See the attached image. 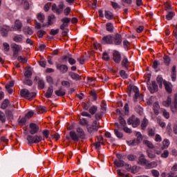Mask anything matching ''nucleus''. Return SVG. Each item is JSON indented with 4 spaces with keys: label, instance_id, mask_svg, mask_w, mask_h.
I'll return each instance as SVG.
<instances>
[{
    "label": "nucleus",
    "instance_id": "nucleus-3",
    "mask_svg": "<svg viewBox=\"0 0 177 177\" xmlns=\"http://www.w3.org/2000/svg\"><path fill=\"white\" fill-rule=\"evenodd\" d=\"M87 131L89 133H93V132H97L99 131V124L97 121L94 120L92 124H87L86 126Z\"/></svg>",
    "mask_w": 177,
    "mask_h": 177
},
{
    "label": "nucleus",
    "instance_id": "nucleus-32",
    "mask_svg": "<svg viewBox=\"0 0 177 177\" xmlns=\"http://www.w3.org/2000/svg\"><path fill=\"white\" fill-rule=\"evenodd\" d=\"M147 154L149 158L154 159L156 157V153H153V151H151V150L147 149Z\"/></svg>",
    "mask_w": 177,
    "mask_h": 177
},
{
    "label": "nucleus",
    "instance_id": "nucleus-38",
    "mask_svg": "<svg viewBox=\"0 0 177 177\" xmlns=\"http://www.w3.org/2000/svg\"><path fill=\"white\" fill-rule=\"evenodd\" d=\"M164 63L166 66H169V63H171V58L168 55H165L164 57Z\"/></svg>",
    "mask_w": 177,
    "mask_h": 177
},
{
    "label": "nucleus",
    "instance_id": "nucleus-29",
    "mask_svg": "<svg viewBox=\"0 0 177 177\" xmlns=\"http://www.w3.org/2000/svg\"><path fill=\"white\" fill-rule=\"evenodd\" d=\"M106 27V30H108L109 32H113L114 31V26H113V24L107 23Z\"/></svg>",
    "mask_w": 177,
    "mask_h": 177
},
{
    "label": "nucleus",
    "instance_id": "nucleus-50",
    "mask_svg": "<svg viewBox=\"0 0 177 177\" xmlns=\"http://www.w3.org/2000/svg\"><path fill=\"white\" fill-rule=\"evenodd\" d=\"M162 145H163V147H162V149L164 150V149H165L169 146V140H164L162 142Z\"/></svg>",
    "mask_w": 177,
    "mask_h": 177
},
{
    "label": "nucleus",
    "instance_id": "nucleus-7",
    "mask_svg": "<svg viewBox=\"0 0 177 177\" xmlns=\"http://www.w3.org/2000/svg\"><path fill=\"white\" fill-rule=\"evenodd\" d=\"M11 48L13 52V57H17L19 55V52H20V49H21V46L16 44H12Z\"/></svg>",
    "mask_w": 177,
    "mask_h": 177
},
{
    "label": "nucleus",
    "instance_id": "nucleus-21",
    "mask_svg": "<svg viewBox=\"0 0 177 177\" xmlns=\"http://www.w3.org/2000/svg\"><path fill=\"white\" fill-rule=\"evenodd\" d=\"M28 93L29 91L27 88H24L22 90H21L20 91V95L22 97H25L26 99H28Z\"/></svg>",
    "mask_w": 177,
    "mask_h": 177
},
{
    "label": "nucleus",
    "instance_id": "nucleus-20",
    "mask_svg": "<svg viewBox=\"0 0 177 177\" xmlns=\"http://www.w3.org/2000/svg\"><path fill=\"white\" fill-rule=\"evenodd\" d=\"M55 93L57 96H64L66 95V91L63 90V88L61 87L59 90H56L55 91Z\"/></svg>",
    "mask_w": 177,
    "mask_h": 177
},
{
    "label": "nucleus",
    "instance_id": "nucleus-48",
    "mask_svg": "<svg viewBox=\"0 0 177 177\" xmlns=\"http://www.w3.org/2000/svg\"><path fill=\"white\" fill-rule=\"evenodd\" d=\"M96 111H97V106H93L89 109V113H91L92 115H93V114H95Z\"/></svg>",
    "mask_w": 177,
    "mask_h": 177
},
{
    "label": "nucleus",
    "instance_id": "nucleus-36",
    "mask_svg": "<svg viewBox=\"0 0 177 177\" xmlns=\"http://www.w3.org/2000/svg\"><path fill=\"white\" fill-rule=\"evenodd\" d=\"M13 40L15 42H21V41H23V35H17V36L14 37Z\"/></svg>",
    "mask_w": 177,
    "mask_h": 177
},
{
    "label": "nucleus",
    "instance_id": "nucleus-34",
    "mask_svg": "<svg viewBox=\"0 0 177 177\" xmlns=\"http://www.w3.org/2000/svg\"><path fill=\"white\" fill-rule=\"evenodd\" d=\"M37 84L39 89H44V88H45V82L43 80H39Z\"/></svg>",
    "mask_w": 177,
    "mask_h": 177
},
{
    "label": "nucleus",
    "instance_id": "nucleus-9",
    "mask_svg": "<svg viewBox=\"0 0 177 177\" xmlns=\"http://www.w3.org/2000/svg\"><path fill=\"white\" fill-rule=\"evenodd\" d=\"M23 27V24L20 20L17 19L15 21L14 27L12 28V31H21V28Z\"/></svg>",
    "mask_w": 177,
    "mask_h": 177
},
{
    "label": "nucleus",
    "instance_id": "nucleus-49",
    "mask_svg": "<svg viewBox=\"0 0 177 177\" xmlns=\"http://www.w3.org/2000/svg\"><path fill=\"white\" fill-rule=\"evenodd\" d=\"M37 19L41 23H44V20H45V15L41 13H39L37 15Z\"/></svg>",
    "mask_w": 177,
    "mask_h": 177
},
{
    "label": "nucleus",
    "instance_id": "nucleus-53",
    "mask_svg": "<svg viewBox=\"0 0 177 177\" xmlns=\"http://www.w3.org/2000/svg\"><path fill=\"white\" fill-rule=\"evenodd\" d=\"M46 34V32L45 30H38L37 31V36L39 37V38H42V37H44V35H45Z\"/></svg>",
    "mask_w": 177,
    "mask_h": 177
},
{
    "label": "nucleus",
    "instance_id": "nucleus-37",
    "mask_svg": "<svg viewBox=\"0 0 177 177\" xmlns=\"http://www.w3.org/2000/svg\"><path fill=\"white\" fill-rule=\"evenodd\" d=\"M37 96V93L35 92H30L28 93V98L29 100H32Z\"/></svg>",
    "mask_w": 177,
    "mask_h": 177
},
{
    "label": "nucleus",
    "instance_id": "nucleus-45",
    "mask_svg": "<svg viewBox=\"0 0 177 177\" xmlns=\"http://www.w3.org/2000/svg\"><path fill=\"white\" fill-rule=\"evenodd\" d=\"M175 16V12H169L167 15H166V19L167 20H172V18Z\"/></svg>",
    "mask_w": 177,
    "mask_h": 177
},
{
    "label": "nucleus",
    "instance_id": "nucleus-13",
    "mask_svg": "<svg viewBox=\"0 0 177 177\" xmlns=\"http://www.w3.org/2000/svg\"><path fill=\"white\" fill-rule=\"evenodd\" d=\"M0 31L2 37H8L9 31H12V30H10V27L9 26H3Z\"/></svg>",
    "mask_w": 177,
    "mask_h": 177
},
{
    "label": "nucleus",
    "instance_id": "nucleus-27",
    "mask_svg": "<svg viewBox=\"0 0 177 177\" xmlns=\"http://www.w3.org/2000/svg\"><path fill=\"white\" fill-rule=\"evenodd\" d=\"M142 143L143 145H146L149 147V149H153L154 147L153 142L147 140H144Z\"/></svg>",
    "mask_w": 177,
    "mask_h": 177
},
{
    "label": "nucleus",
    "instance_id": "nucleus-4",
    "mask_svg": "<svg viewBox=\"0 0 177 177\" xmlns=\"http://www.w3.org/2000/svg\"><path fill=\"white\" fill-rule=\"evenodd\" d=\"M29 132L30 135H35V133L39 132V126L35 123H30L29 125Z\"/></svg>",
    "mask_w": 177,
    "mask_h": 177
},
{
    "label": "nucleus",
    "instance_id": "nucleus-52",
    "mask_svg": "<svg viewBox=\"0 0 177 177\" xmlns=\"http://www.w3.org/2000/svg\"><path fill=\"white\" fill-rule=\"evenodd\" d=\"M148 135L149 136H154L156 135V129L151 128L148 129Z\"/></svg>",
    "mask_w": 177,
    "mask_h": 177
},
{
    "label": "nucleus",
    "instance_id": "nucleus-12",
    "mask_svg": "<svg viewBox=\"0 0 177 177\" xmlns=\"http://www.w3.org/2000/svg\"><path fill=\"white\" fill-rule=\"evenodd\" d=\"M149 91L151 93H154V92H157L158 91V85L156 83V82H152V86H148Z\"/></svg>",
    "mask_w": 177,
    "mask_h": 177
},
{
    "label": "nucleus",
    "instance_id": "nucleus-55",
    "mask_svg": "<svg viewBox=\"0 0 177 177\" xmlns=\"http://www.w3.org/2000/svg\"><path fill=\"white\" fill-rule=\"evenodd\" d=\"M118 120H119L120 124H121L122 127H125L127 125V122L124 118H122V116H120Z\"/></svg>",
    "mask_w": 177,
    "mask_h": 177
},
{
    "label": "nucleus",
    "instance_id": "nucleus-57",
    "mask_svg": "<svg viewBox=\"0 0 177 177\" xmlns=\"http://www.w3.org/2000/svg\"><path fill=\"white\" fill-rule=\"evenodd\" d=\"M61 21L65 24L68 25V23H70V21H71V18L65 17V18H63L62 19H61Z\"/></svg>",
    "mask_w": 177,
    "mask_h": 177
},
{
    "label": "nucleus",
    "instance_id": "nucleus-39",
    "mask_svg": "<svg viewBox=\"0 0 177 177\" xmlns=\"http://www.w3.org/2000/svg\"><path fill=\"white\" fill-rule=\"evenodd\" d=\"M37 110L40 114H44V113H46L47 109L45 106H40L37 108Z\"/></svg>",
    "mask_w": 177,
    "mask_h": 177
},
{
    "label": "nucleus",
    "instance_id": "nucleus-61",
    "mask_svg": "<svg viewBox=\"0 0 177 177\" xmlns=\"http://www.w3.org/2000/svg\"><path fill=\"white\" fill-rule=\"evenodd\" d=\"M151 174H152L153 176H154V177L160 176V172L158 170H156V169L151 170Z\"/></svg>",
    "mask_w": 177,
    "mask_h": 177
},
{
    "label": "nucleus",
    "instance_id": "nucleus-31",
    "mask_svg": "<svg viewBox=\"0 0 177 177\" xmlns=\"http://www.w3.org/2000/svg\"><path fill=\"white\" fill-rule=\"evenodd\" d=\"M105 17L106 19H108V20H111L113 19L114 15L110 11H105Z\"/></svg>",
    "mask_w": 177,
    "mask_h": 177
},
{
    "label": "nucleus",
    "instance_id": "nucleus-11",
    "mask_svg": "<svg viewBox=\"0 0 177 177\" xmlns=\"http://www.w3.org/2000/svg\"><path fill=\"white\" fill-rule=\"evenodd\" d=\"M76 132L77 133V136H79L80 139H85V131H84V129L81 127H77L76 129Z\"/></svg>",
    "mask_w": 177,
    "mask_h": 177
},
{
    "label": "nucleus",
    "instance_id": "nucleus-56",
    "mask_svg": "<svg viewBox=\"0 0 177 177\" xmlns=\"http://www.w3.org/2000/svg\"><path fill=\"white\" fill-rule=\"evenodd\" d=\"M24 75L27 78H31V75H32V72H31V71H30V70H27V71H26Z\"/></svg>",
    "mask_w": 177,
    "mask_h": 177
},
{
    "label": "nucleus",
    "instance_id": "nucleus-47",
    "mask_svg": "<svg viewBox=\"0 0 177 177\" xmlns=\"http://www.w3.org/2000/svg\"><path fill=\"white\" fill-rule=\"evenodd\" d=\"M0 121L3 124L6 121V118L5 116V113L2 111H0Z\"/></svg>",
    "mask_w": 177,
    "mask_h": 177
},
{
    "label": "nucleus",
    "instance_id": "nucleus-41",
    "mask_svg": "<svg viewBox=\"0 0 177 177\" xmlns=\"http://www.w3.org/2000/svg\"><path fill=\"white\" fill-rule=\"evenodd\" d=\"M120 75L121 77L123 78V80H127V78H128V74H127V73L124 70H121L120 71Z\"/></svg>",
    "mask_w": 177,
    "mask_h": 177
},
{
    "label": "nucleus",
    "instance_id": "nucleus-58",
    "mask_svg": "<svg viewBox=\"0 0 177 177\" xmlns=\"http://www.w3.org/2000/svg\"><path fill=\"white\" fill-rule=\"evenodd\" d=\"M168 156H169V151H168V150H165L161 154L162 158H167Z\"/></svg>",
    "mask_w": 177,
    "mask_h": 177
},
{
    "label": "nucleus",
    "instance_id": "nucleus-2",
    "mask_svg": "<svg viewBox=\"0 0 177 177\" xmlns=\"http://www.w3.org/2000/svg\"><path fill=\"white\" fill-rule=\"evenodd\" d=\"M27 140H28V145H32L34 143H39V142H41V140H42V137L41 136H31V135H28L26 138Z\"/></svg>",
    "mask_w": 177,
    "mask_h": 177
},
{
    "label": "nucleus",
    "instance_id": "nucleus-16",
    "mask_svg": "<svg viewBox=\"0 0 177 177\" xmlns=\"http://www.w3.org/2000/svg\"><path fill=\"white\" fill-rule=\"evenodd\" d=\"M113 60L116 63H120L121 62V54L118 51H114L113 53Z\"/></svg>",
    "mask_w": 177,
    "mask_h": 177
},
{
    "label": "nucleus",
    "instance_id": "nucleus-63",
    "mask_svg": "<svg viewBox=\"0 0 177 177\" xmlns=\"http://www.w3.org/2000/svg\"><path fill=\"white\" fill-rule=\"evenodd\" d=\"M127 158L129 161H135L136 160V156L130 154L127 156Z\"/></svg>",
    "mask_w": 177,
    "mask_h": 177
},
{
    "label": "nucleus",
    "instance_id": "nucleus-25",
    "mask_svg": "<svg viewBox=\"0 0 177 177\" xmlns=\"http://www.w3.org/2000/svg\"><path fill=\"white\" fill-rule=\"evenodd\" d=\"M10 101L8 99H6L3 101L1 108L3 109V110H5L6 109H8V106H9Z\"/></svg>",
    "mask_w": 177,
    "mask_h": 177
},
{
    "label": "nucleus",
    "instance_id": "nucleus-6",
    "mask_svg": "<svg viewBox=\"0 0 177 177\" xmlns=\"http://www.w3.org/2000/svg\"><path fill=\"white\" fill-rule=\"evenodd\" d=\"M122 43V36L120 34L116 33L113 37V44L114 45H121Z\"/></svg>",
    "mask_w": 177,
    "mask_h": 177
},
{
    "label": "nucleus",
    "instance_id": "nucleus-42",
    "mask_svg": "<svg viewBox=\"0 0 177 177\" xmlns=\"http://www.w3.org/2000/svg\"><path fill=\"white\" fill-rule=\"evenodd\" d=\"M28 119L26 118H22L19 121V125H21V127H23V125H26V122H27V120Z\"/></svg>",
    "mask_w": 177,
    "mask_h": 177
},
{
    "label": "nucleus",
    "instance_id": "nucleus-51",
    "mask_svg": "<svg viewBox=\"0 0 177 177\" xmlns=\"http://www.w3.org/2000/svg\"><path fill=\"white\" fill-rule=\"evenodd\" d=\"M80 125H82L83 127H85V125H86V127H88V120H86V119L85 118H82L80 120Z\"/></svg>",
    "mask_w": 177,
    "mask_h": 177
},
{
    "label": "nucleus",
    "instance_id": "nucleus-17",
    "mask_svg": "<svg viewBox=\"0 0 177 177\" xmlns=\"http://www.w3.org/2000/svg\"><path fill=\"white\" fill-rule=\"evenodd\" d=\"M52 95H53V86H50L48 88L44 96H46L47 99H49V97H52Z\"/></svg>",
    "mask_w": 177,
    "mask_h": 177
},
{
    "label": "nucleus",
    "instance_id": "nucleus-24",
    "mask_svg": "<svg viewBox=\"0 0 177 177\" xmlns=\"http://www.w3.org/2000/svg\"><path fill=\"white\" fill-rule=\"evenodd\" d=\"M114 164H115V165H116L118 167V168H120V167H124L125 165V162L123 160H115L114 161Z\"/></svg>",
    "mask_w": 177,
    "mask_h": 177
},
{
    "label": "nucleus",
    "instance_id": "nucleus-1",
    "mask_svg": "<svg viewBox=\"0 0 177 177\" xmlns=\"http://www.w3.org/2000/svg\"><path fill=\"white\" fill-rule=\"evenodd\" d=\"M132 92L135 93L133 97L134 102H138V99H140V100H143V95L139 93V88L136 86L130 84L127 88V93L130 97L132 95Z\"/></svg>",
    "mask_w": 177,
    "mask_h": 177
},
{
    "label": "nucleus",
    "instance_id": "nucleus-8",
    "mask_svg": "<svg viewBox=\"0 0 177 177\" xmlns=\"http://www.w3.org/2000/svg\"><path fill=\"white\" fill-rule=\"evenodd\" d=\"M57 70H59V71L61 73V74H66L67 71H68V66L66 64H57Z\"/></svg>",
    "mask_w": 177,
    "mask_h": 177
},
{
    "label": "nucleus",
    "instance_id": "nucleus-33",
    "mask_svg": "<svg viewBox=\"0 0 177 177\" xmlns=\"http://www.w3.org/2000/svg\"><path fill=\"white\" fill-rule=\"evenodd\" d=\"M52 10L53 12H54V13H57L58 15H60V10H59V7H57L56 3L53 4Z\"/></svg>",
    "mask_w": 177,
    "mask_h": 177
},
{
    "label": "nucleus",
    "instance_id": "nucleus-10",
    "mask_svg": "<svg viewBox=\"0 0 177 177\" xmlns=\"http://www.w3.org/2000/svg\"><path fill=\"white\" fill-rule=\"evenodd\" d=\"M68 74L71 78L74 80V81H81V76L78 73H75L73 71L68 72Z\"/></svg>",
    "mask_w": 177,
    "mask_h": 177
},
{
    "label": "nucleus",
    "instance_id": "nucleus-22",
    "mask_svg": "<svg viewBox=\"0 0 177 177\" xmlns=\"http://www.w3.org/2000/svg\"><path fill=\"white\" fill-rule=\"evenodd\" d=\"M172 103V99L171 98V97H167V100H165L162 102V104L163 106H165V107H169V106H171Z\"/></svg>",
    "mask_w": 177,
    "mask_h": 177
},
{
    "label": "nucleus",
    "instance_id": "nucleus-26",
    "mask_svg": "<svg viewBox=\"0 0 177 177\" xmlns=\"http://www.w3.org/2000/svg\"><path fill=\"white\" fill-rule=\"evenodd\" d=\"M24 31L26 34H28V35H32L34 34V31L29 26H26L24 28Z\"/></svg>",
    "mask_w": 177,
    "mask_h": 177
},
{
    "label": "nucleus",
    "instance_id": "nucleus-60",
    "mask_svg": "<svg viewBox=\"0 0 177 177\" xmlns=\"http://www.w3.org/2000/svg\"><path fill=\"white\" fill-rule=\"evenodd\" d=\"M102 59L104 60H106V62H109V60H110V56H109V54L107 53H104L102 55Z\"/></svg>",
    "mask_w": 177,
    "mask_h": 177
},
{
    "label": "nucleus",
    "instance_id": "nucleus-18",
    "mask_svg": "<svg viewBox=\"0 0 177 177\" xmlns=\"http://www.w3.org/2000/svg\"><path fill=\"white\" fill-rule=\"evenodd\" d=\"M138 160L140 162V164H142L144 165H147V159H146V157L145 156V154H143V153H141V155L140 156V157L138 158Z\"/></svg>",
    "mask_w": 177,
    "mask_h": 177
},
{
    "label": "nucleus",
    "instance_id": "nucleus-43",
    "mask_svg": "<svg viewBox=\"0 0 177 177\" xmlns=\"http://www.w3.org/2000/svg\"><path fill=\"white\" fill-rule=\"evenodd\" d=\"M174 107L171 108V111L173 113H176L177 111V95L175 96L174 97Z\"/></svg>",
    "mask_w": 177,
    "mask_h": 177
},
{
    "label": "nucleus",
    "instance_id": "nucleus-62",
    "mask_svg": "<svg viewBox=\"0 0 177 177\" xmlns=\"http://www.w3.org/2000/svg\"><path fill=\"white\" fill-rule=\"evenodd\" d=\"M23 84H24V85H28V86H32V80H25L24 82H23Z\"/></svg>",
    "mask_w": 177,
    "mask_h": 177
},
{
    "label": "nucleus",
    "instance_id": "nucleus-5",
    "mask_svg": "<svg viewBox=\"0 0 177 177\" xmlns=\"http://www.w3.org/2000/svg\"><path fill=\"white\" fill-rule=\"evenodd\" d=\"M101 44L102 45H113V35H109L104 36L101 41Z\"/></svg>",
    "mask_w": 177,
    "mask_h": 177
},
{
    "label": "nucleus",
    "instance_id": "nucleus-19",
    "mask_svg": "<svg viewBox=\"0 0 177 177\" xmlns=\"http://www.w3.org/2000/svg\"><path fill=\"white\" fill-rule=\"evenodd\" d=\"M136 136H137V138L135 139V142L136 145H139V143H140V142L143 140V136H142V133H140V132H137Z\"/></svg>",
    "mask_w": 177,
    "mask_h": 177
},
{
    "label": "nucleus",
    "instance_id": "nucleus-14",
    "mask_svg": "<svg viewBox=\"0 0 177 177\" xmlns=\"http://www.w3.org/2000/svg\"><path fill=\"white\" fill-rule=\"evenodd\" d=\"M163 85H165V90L168 93H172V84H171L169 82L163 81Z\"/></svg>",
    "mask_w": 177,
    "mask_h": 177
},
{
    "label": "nucleus",
    "instance_id": "nucleus-46",
    "mask_svg": "<svg viewBox=\"0 0 177 177\" xmlns=\"http://www.w3.org/2000/svg\"><path fill=\"white\" fill-rule=\"evenodd\" d=\"M115 134L119 139H121L124 137V134L120 132L118 129L114 130Z\"/></svg>",
    "mask_w": 177,
    "mask_h": 177
},
{
    "label": "nucleus",
    "instance_id": "nucleus-59",
    "mask_svg": "<svg viewBox=\"0 0 177 177\" xmlns=\"http://www.w3.org/2000/svg\"><path fill=\"white\" fill-rule=\"evenodd\" d=\"M162 115H163V117H165V118L168 120V118H169V112H168V111H167V110L164 109L162 111Z\"/></svg>",
    "mask_w": 177,
    "mask_h": 177
},
{
    "label": "nucleus",
    "instance_id": "nucleus-64",
    "mask_svg": "<svg viewBox=\"0 0 177 177\" xmlns=\"http://www.w3.org/2000/svg\"><path fill=\"white\" fill-rule=\"evenodd\" d=\"M62 86H65V88H70V83L68 81H62Z\"/></svg>",
    "mask_w": 177,
    "mask_h": 177
},
{
    "label": "nucleus",
    "instance_id": "nucleus-54",
    "mask_svg": "<svg viewBox=\"0 0 177 177\" xmlns=\"http://www.w3.org/2000/svg\"><path fill=\"white\" fill-rule=\"evenodd\" d=\"M12 86H15V81H10L9 84L6 85V89H10V88H12Z\"/></svg>",
    "mask_w": 177,
    "mask_h": 177
},
{
    "label": "nucleus",
    "instance_id": "nucleus-35",
    "mask_svg": "<svg viewBox=\"0 0 177 177\" xmlns=\"http://www.w3.org/2000/svg\"><path fill=\"white\" fill-rule=\"evenodd\" d=\"M147 124H149V120H147L146 119V118H145L143 119V121L141 123V128H142V129H143V130L146 129V127H147Z\"/></svg>",
    "mask_w": 177,
    "mask_h": 177
},
{
    "label": "nucleus",
    "instance_id": "nucleus-28",
    "mask_svg": "<svg viewBox=\"0 0 177 177\" xmlns=\"http://www.w3.org/2000/svg\"><path fill=\"white\" fill-rule=\"evenodd\" d=\"M157 162H151L150 163H147L146 165V168H147V169H150L151 168H156V167H157Z\"/></svg>",
    "mask_w": 177,
    "mask_h": 177
},
{
    "label": "nucleus",
    "instance_id": "nucleus-40",
    "mask_svg": "<svg viewBox=\"0 0 177 177\" xmlns=\"http://www.w3.org/2000/svg\"><path fill=\"white\" fill-rule=\"evenodd\" d=\"M156 81L159 85V87L160 88H162V84H164V80L162 79V77L158 76L157 78H156Z\"/></svg>",
    "mask_w": 177,
    "mask_h": 177
},
{
    "label": "nucleus",
    "instance_id": "nucleus-44",
    "mask_svg": "<svg viewBox=\"0 0 177 177\" xmlns=\"http://www.w3.org/2000/svg\"><path fill=\"white\" fill-rule=\"evenodd\" d=\"M140 122L139 121V119L134 116V119L133 120V128H136L139 125Z\"/></svg>",
    "mask_w": 177,
    "mask_h": 177
},
{
    "label": "nucleus",
    "instance_id": "nucleus-23",
    "mask_svg": "<svg viewBox=\"0 0 177 177\" xmlns=\"http://www.w3.org/2000/svg\"><path fill=\"white\" fill-rule=\"evenodd\" d=\"M159 110H160V104H158V102H155L153 104V111L156 115H158V114L160 113Z\"/></svg>",
    "mask_w": 177,
    "mask_h": 177
},
{
    "label": "nucleus",
    "instance_id": "nucleus-15",
    "mask_svg": "<svg viewBox=\"0 0 177 177\" xmlns=\"http://www.w3.org/2000/svg\"><path fill=\"white\" fill-rule=\"evenodd\" d=\"M70 138L73 140V142H78L80 140V137L78 136V134L75 133L74 131H71L69 133Z\"/></svg>",
    "mask_w": 177,
    "mask_h": 177
},
{
    "label": "nucleus",
    "instance_id": "nucleus-30",
    "mask_svg": "<svg viewBox=\"0 0 177 177\" xmlns=\"http://www.w3.org/2000/svg\"><path fill=\"white\" fill-rule=\"evenodd\" d=\"M128 63H129V61H128V58H124L122 62V66L123 67H125L127 70H128V67H129V64H128Z\"/></svg>",
    "mask_w": 177,
    "mask_h": 177
}]
</instances>
